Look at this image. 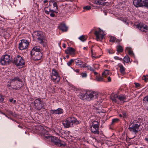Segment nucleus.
<instances>
[{
    "instance_id": "obj_50",
    "label": "nucleus",
    "mask_w": 148,
    "mask_h": 148,
    "mask_svg": "<svg viewBox=\"0 0 148 148\" xmlns=\"http://www.w3.org/2000/svg\"><path fill=\"white\" fill-rule=\"evenodd\" d=\"M10 101L13 103H15L16 102V101L15 100H13V99H10Z\"/></svg>"
},
{
    "instance_id": "obj_53",
    "label": "nucleus",
    "mask_w": 148,
    "mask_h": 148,
    "mask_svg": "<svg viewBox=\"0 0 148 148\" xmlns=\"http://www.w3.org/2000/svg\"><path fill=\"white\" fill-rule=\"evenodd\" d=\"M140 84L138 83H135V85L136 87H139L140 86Z\"/></svg>"
},
{
    "instance_id": "obj_40",
    "label": "nucleus",
    "mask_w": 148,
    "mask_h": 148,
    "mask_svg": "<svg viewBox=\"0 0 148 148\" xmlns=\"http://www.w3.org/2000/svg\"><path fill=\"white\" fill-rule=\"evenodd\" d=\"M91 8V7L90 6H86L83 7V9L84 10H89Z\"/></svg>"
},
{
    "instance_id": "obj_49",
    "label": "nucleus",
    "mask_w": 148,
    "mask_h": 148,
    "mask_svg": "<svg viewBox=\"0 0 148 148\" xmlns=\"http://www.w3.org/2000/svg\"><path fill=\"white\" fill-rule=\"evenodd\" d=\"M142 79L145 81V82H147L148 81V78L145 76H144L143 77Z\"/></svg>"
},
{
    "instance_id": "obj_26",
    "label": "nucleus",
    "mask_w": 148,
    "mask_h": 148,
    "mask_svg": "<svg viewBox=\"0 0 148 148\" xmlns=\"http://www.w3.org/2000/svg\"><path fill=\"white\" fill-rule=\"evenodd\" d=\"M74 61L77 65H79L81 67H83L82 66L83 65L84 63L83 62L78 59L74 60Z\"/></svg>"
},
{
    "instance_id": "obj_45",
    "label": "nucleus",
    "mask_w": 148,
    "mask_h": 148,
    "mask_svg": "<svg viewBox=\"0 0 148 148\" xmlns=\"http://www.w3.org/2000/svg\"><path fill=\"white\" fill-rule=\"evenodd\" d=\"M122 114L124 118H126L127 116V113L125 112H123Z\"/></svg>"
},
{
    "instance_id": "obj_25",
    "label": "nucleus",
    "mask_w": 148,
    "mask_h": 148,
    "mask_svg": "<svg viewBox=\"0 0 148 148\" xmlns=\"http://www.w3.org/2000/svg\"><path fill=\"white\" fill-rule=\"evenodd\" d=\"M82 66L83 67L87 68L88 70H90L91 72L94 71H95V69L93 68L92 67L90 66L87 65L85 63H84L83 65Z\"/></svg>"
},
{
    "instance_id": "obj_18",
    "label": "nucleus",
    "mask_w": 148,
    "mask_h": 148,
    "mask_svg": "<svg viewBox=\"0 0 148 148\" xmlns=\"http://www.w3.org/2000/svg\"><path fill=\"white\" fill-rule=\"evenodd\" d=\"M40 51V49L38 47H34L31 51V56L34 55H38V54L36 53L37 52H39Z\"/></svg>"
},
{
    "instance_id": "obj_27",
    "label": "nucleus",
    "mask_w": 148,
    "mask_h": 148,
    "mask_svg": "<svg viewBox=\"0 0 148 148\" xmlns=\"http://www.w3.org/2000/svg\"><path fill=\"white\" fill-rule=\"evenodd\" d=\"M118 99L120 101H124L126 99V97L125 95H121L118 96Z\"/></svg>"
},
{
    "instance_id": "obj_4",
    "label": "nucleus",
    "mask_w": 148,
    "mask_h": 148,
    "mask_svg": "<svg viewBox=\"0 0 148 148\" xmlns=\"http://www.w3.org/2000/svg\"><path fill=\"white\" fill-rule=\"evenodd\" d=\"M33 37L37 39L38 42L43 46L46 45V40L43 36L42 33L41 31H36L34 32L32 34Z\"/></svg>"
},
{
    "instance_id": "obj_20",
    "label": "nucleus",
    "mask_w": 148,
    "mask_h": 148,
    "mask_svg": "<svg viewBox=\"0 0 148 148\" xmlns=\"http://www.w3.org/2000/svg\"><path fill=\"white\" fill-rule=\"evenodd\" d=\"M42 133L43 136L46 138L49 139L51 135L49 134V133L45 129H43Z\"/></svg>"
},
{
    "instance_id": "obj_64",
    "label": "nucleus",
    "mask_w": 148,
    "mask_h": 148,
    "mask_svg": "<svg viewBox=\"0 0 148 148\" xmlns=\"http://www.w3.org/2000/svg\"><path fill=\"white\" fill-rule=\"evenodd\" d=\"M67 56V58H69V56Z\"/></svg>"
},
{
    "instance_id": "obj_14",
    "label": "nucleus",
    "mask_w": 148,
    "mask_h": 148,
    "mask_svg": "<svg viewBox=\"0 0 148 148\" xmlns=\"http://www.w3.org/2000/svg\"><path fill=\"white\" fill-rule=\"evenodd\" d=\"M65 52L66 54L71 55H75L77 54V52L74 48L69 47L67 48L65 50Z\"/></svg>"
},
{
    "instance_id": "obj_1",
    "label": "nucleus",
    "mask_w": 148,
    "mask_h": 148,
    "mask_svg": "<svg viewBox=\"0 0 148 148\" xmlns=\"http://www.w3.org/2000/svg\"><path fill=\"white\" fill-rule=\"evenodd\" d=\"M10 84L8 85L10 89L18 90L21 89L24 86V84L21 80L18 77H16L10 81Z\"/></svg>"
},
{
    "instance_id": "obj_33",
    "label": "nucleus",
    "mask_w": 148,
    "mask_h": 148,
    "mask_svg": "<svg viewBox=\"0 0 148 148\" xmlns=\"http://www.w3.org/2000/svg\"><path fill=\"white\" fill-rule=\"evenodd\" d=\"M92 2L98 5H101L102 4V2L100 1V0H94L92 1Z\"/></svg>"
},
{
    "instance_id": "obj_43",
    "label": "nucleus",
    "mask_w": 148,
    "mask_h": 148,
    "mask_svg": "<svg viewBox=\"0 0 148 148\" xmlns=\"http://www.w3.org/2000/svg\"><path fill=\"white\" fill-rule=\"evenodd\" d=\"M99 66V64H95L93 65V68L95 69H95H98V67Z\"/></svg>"
},
{
    "instance_id": "obj_15",
    "label": "nucleus",
    "mask_w": 148,
    "mask_h": 148,
    "mask_svg": "<svg viewBox=\"0 0 148 148\" xmlns=\"http://www.w3.org/2000/svg\"><path fill=\"white\" fill-rule=\"evenodd\" d=\"M42 102L40 99H36L34 101V105L37 108L40 109L43 107Z\"/></svg>"
},
{
    "instance_id": "obj_3",
    "label": "nucleus",
    "mask_w": 148,
    "mask_h": 148,
    "mask_svg": "<svg viewBox=\"0 0 148 148\" xmlns=\"http://www.w3.org/2000/svg\"><path fill=\"white\" fill-rule=\"evenodd\" d=\"M79 123V122L74 117H69L63 121L62 124L64 127L67 128L73 127Z\"/></svg>"
},
{
    "instance_id": "obj_19",
    "label": "nucleus",
    "mask_w": 148,
    "mask_h": 148,
    "mask_svg": "<svg viewBox=\"0 0 148 148\" xmlns=\"http://www.w3.org/2000/svg\"><path fill=\"white\" fill-rule=\"evenodd\" d=\"M49 140H51V141L55 145H58L60 141V140L55 137L52 136H50V138L48 139Z\"/></svg>"
},
{
    "instance_id": "obj_10",
    "label": "nucleus",
    "mask_w": 148,
    "mask_h": 148,
    "mask_svg": "<svg viewBox=\"0 0 148 148\" xmlns=\"http://www.w3.org/2000/svg\"><path fill=\"white\" fill-rule=\"evenodd\" d=\"M90 128L92 132L94 134H99V126L98 125V122L97 121H94L92 123V125L90 127Z\"/></svg>"
},
{
    "instance_id": "obj_47",
    "label": "nucleus",
    "mask_w": 148,
    "mask_h": 148,
    "mask_svg": "<svg viewBox=\"0 0 148 148\" xmlns=\"http://www.w3.org/2000/svg\"><path fill=\"white\" fill-rule=\"evenodd\" d=\"M81 75L83 77H85L87 76V75L86 73H82L81 74Z\"/></svg>"
},
{
    "instance_id": "obj_8",
    "label": "nucleus",
    "mask_w": 148,
    "mask_h": 148,
    "mask_svg": "<svg viewBox=\"0 0 148 148\" xmlns=\"http://www.w3.org/2000/svg\"><path fill=\"white\" fill-rule=\"evenodd\" d=\"M94 34L97 41H101L105 35L103 31L100 28L99 30H95Z\"/></svg>"
},
{
    "instance_id": "obj_12",
    "label": "nucleus",
    "mask_w": 148,
    "mask_h": 148,
    "mask_svg": "<svg viewBox=\"0 0 148 148\" xmlns=\"http://www.w3.org/2000/svg\"><path fill=\"white\" fill-rule=\"evenodd\" d=\"M48 9V7H45L44 8V10L45 13L47 14H49V12H50V16L52 17H54L55 16V14L53 13L55 12L56 13H57L58 11H57L56 10H54L52 9L51 8H49Z\"/></svg>"
},
{
    "instance_id": "obj_6",
    "label": "nucleus",
    "mask_w": 148,
    "mask_h": 148,
    "mask_svg": "<svg viewBox=\"0 0 148 148\" xmlns=\"http://www.w3.org/2000/svg\"><path fill=\"white\" fill-rule=\"evenodd\" d=\"M13 62L16 66H22L25 64V61L21 56H16L13 58Z\"/></svg>"
},
{
    "instance_id": "obj_51",
    "label": "nucleus",
    "mask_w": 148,
    "mask_h": 148,
    "mask_svg": "<svg viewBox=\"0 0 148 148\" xmlns=\"http://www.w3.org/2000/svg\"><path fill=\"white\" fill-rule=\"evenodd\" d=\"M108 81L109 82H110L111 81V78L110 77H108Z\"/></svg>"
},
{
    "instance_id": "obj_5",
    "label": "nucleus",
    "mask_w": 148,
    "mask_h": 148,
    "mask_svg": "<svg viewBox=\"0 0 148 148\" xmlns=\"http://www.w3.org/2000/svg\"><path fill=\"white\" fill-rule=\"evenodd\" d=\"M139 126L138 123H137L136 121H134L130 124L128 129L131 132L136 134L138 131Z\"/></svg>"
},
{
    "instance_id": "obj_48",
    "label": "nucleus",
    "mask_w": 148,
    "mask_h": 148,
    "mask_svg": "<svg viewBox=\"0 0 148 148\" xmlns=\"http://www.w3.org/2000/svg\"><path fill=\"white\" fill-rule=\"evenodd\" d=\"M114 58L115 60H122V58H120L118 56H115V57H114Z\"/></svg>"
},
{
    "instance_id": "obj_35",
    "label": "nucleus",
    "mask_w": 148,
    "mask_h": 148,
    "mask_svg": "<svg viewBox=\"0 0 148 148\" xmlns=\"http://www.w3.org/2000/svg\"><path fill=\"white\" fill-rule=\"evenodd\" d=\"M123 50L122 47L120 45L117 48V51L118 53L122 52Z\"/></svg>"
},
{
    "instance_id": "obj_22",
    "label": "nucleus",
    "mask_w": 148,
    "mask_h": 148,
    "mask_svg": "<svg viewBox=\"0 0 148 148\" xmlns=\"http://www.w3.org/2000/svg\"><path fill=\"white\" fill-rule=\"evenodd\" d=\"M125 51L126 53H127L129 55H134V53L132 48L130 47H126L125 49Z\"/></svg>"
},
{
    "instance_id": "obj_38",
    "label": "nucleus",
    "mask_w": 148,
    "mask_h": 148,
    "mask_svg": "<svg viewBox=\"0 0 148 148\" xmlns=\"http://www.w3.org/2000/svg\"><path fill=\"white\" fill-rule=\"evenodd\" d=\"M143 102L144 103H148V95L144 97L143 99Z\"/></svg>"
},
{
    "instance_id": "obj_59",
    "label": "nucleus",
    "mask_w": 148,
    "mask_h": 148,
    "mask_svg": "<svg viewBox=\"0 0 148 148\" xmlns=\"http://www.w3.org/2000/svg\"><path fill=\"white\" fill-rule=\"evenodd\" d=\"M91 53L92 54V55H94V54L93 53V52L92 50H91Z\"/></svg>"
},
{
    "instance_id": "obj_36",
    "label": "nucleus",
    "mask_w": 148,
    "mask_h": 148,
    "mask_svg": "<svg viewBox=\"0 0 148 148\" xmlns=\"http://www.w3.org/2000/svg\"><path fill=\"white\" fill-rule=\"evenodd\" d=\"M123 60L126 62H128L130 61V58L129 56H125L123 58Z\"/></svg>"
},
{
    "instance_id": "obj_30",
    "label": "nucleus",
    "mask_w": 148,
    "mask_h": 148,
    "mask_svg": "<svg viewBox=\"0 0 148 148\" xmlns=\"http://www.w3.org/2000/svg\"><path fill=\"white\" fill-rule=\"evenodd\" d=\"M119 67L120 68V71L121 73L123 74H124L125 73V68L122 65H120Z\"/></svg>"
},
{
    "instance_id": "obj_52",
    "label": "nucleus",
    "mask_w": 148,
    "mask_h": 148,
    "mask_svg": "<svg viewBox=\"0 0 148 148\" xmlns=\"http://www.w3.org/2000/svg\"><path fill=\"white\" fill-rule=\"evenodd\" d=\"M62 46L64 48H65L66 47V44L65 43H63L62 44Z\"/></svg>"
},
{
    "instance_id": "obj_62",
    "label": "nucleus",
    "mask_w": 148,
    "mask_h": 148,
    "mask_svg": "<svg viewBox=\"0 0 148 148\" xmlns=\"http://www.w3.org/2000/svg\"><path fill=\"white\" fill-rule=\"evenodd\" d=\"M3 32H4L3 33H4V34H5V33H7V32H5V31H4Z\"/></svg>"
},
{
    "instance_id": "obj_31",
    "label": "nucleus",
    "mask_w": 148,
    "mask_h": 148,
    "mask_svg": "<svg viewBox=\"0 0 148 148\" xmlns=\"http://www.w3.org/2000/svg\"><path fill=\"white\" fill-rule=\"evenodd\" d=\"M109 74V71L107 70H106L104 72L102 73V77H105Z\"/></svg>"
},
{
    "instance_id": "obj_61",
    "label": "nucleus",
    "mask_w": 148,
    "mask_h": 148,
    "mask_svg": "<svg viewBox=\"0 0 148 148\" xmlns=\"http://www.w3.org/2000/svg\"><path fill=\"white\" fill-rule=\"evenodd\" d=\"M109 51V53L110 54H111V53H113L114 52L113 51L111 53H110V51Z\"/></svg>"
},
{
    "instance_id": "obj_39",
    "label": "nucleus",
    "mask_w": 148,
    "mask_h": 148,
    "mask_svg": "<svg viewBox=\"0 0 148 148\" xmlns=\"http://www.w3.org/2000/svg\"><path fill=\"white\" fill-rule=\"evenodd\" d=\"M103 77H97V80L98 81H102L103 80Z\"/></svg>"
},
{
    "instance_id": "obj_44",
    "label": "nucleus",
    "mask_w": 148,
    "mask_h": 148,
    "mask_svg": "<svg viewBox=\"0 0 148 148\" xmlns=\"http://www.w3.org/2000/svg\"><path fill=\"white\" fill-rule=\"evenodd\" d=\"M48 2V1L47 0H45L44 1V4H44V5H45L46 6L45 7H47V6L46 5L47 4ZM49 5L47 6V7H48V9H49V8H50L49 7Z\"/></svg>"
},
{
    "instance_id": "obj_42",
    "label": "nucleus",
    "mask_w": 148,
    "mask_h": 148,
    "mask_svg": "<svg viewBox=\"0 0 148 148\" xmlns=\"http://www.w3.org/2000/svg\"><path fill=\"white\" fill-rule=\"evenodd\" d=\"M116 40V38L113 36H111L110 38V42H114Z\"/></svg>"
},
{
    "instance_id": "obj_63",
    "label": "nucleus",
    "mask_w": 148,
    "mask_h": 148,
    "mask_svg": "<svg viewBox=\"0 0 148 148\" xmlns=\"http://www.w3.org/2000/svg\"><path fill=\"white\" fill-rule=\"evenodd\" d=\"M3 56H8V55H7V54H5V55H3Z\"/></svg>"
},
{
    "instance_id": "obj_54",
    "label": "nucleus",
    "mask_w": 148,
    "mask_h": 148,
    "mask_svg": "<svg viewBox=\"0 0 148 148\" xmlns=\"http://www.w3.org/2000/svg\"><path fill=\"white\" fill-rule=\"evenodd\" d=\"M95 70L94 71H92V72H94V74H95V75H97V74H98V73L96 72L95 71Z\"/></svg>"
},
{
    "instance_id": "obj_9",
    "label": "nucleus",
    "mask_w": 148,
    "mask_h": 148,
    "mask_svg": "<svg viewBox=\"0 0 148 148\" xmlns=\"http://www.w3.org/2000/svg\"><path fill=\"white\" fill-rule=\"evenodd\" d=\"M51 78L52 80L55 81L56 80L57 83L58 82L60 79V77L58 74V71L53 69L52 71L51 75Z\"/></svg>"
},
{
    "instance_id": "obj_29",
    "label": "nucleus",
    "mask_w": 148,
    "mask_h": 148,
    "mask_svg": "<svg viewBox=\"0 0 148 148\" xmlns=\"http://www.w3.org/2000/svg\"><path fill=\"white\" fill-rule=\"evenodd\" d=\"M86 38L85 36L84 35H82L79 38V39L83 42L85 41L86 40Z\"/></svg>"
},
{
    "instance_id": "obj_34",
    "label": "nucleus",
    "mask_w": 148,
    "mask_h": 148,
    "mask_svg": "<svg viewBox=\"0 0 148 148\" xmlns=\"http://www.w3.org/2000/svg\"><path fill=\"white\" fill-rule=\"evenodd\" d=\"M59 143L58 144V145H57L58 146L61 147H64L66 145L65 143L64 142L62 141H60V140L59 142Z\"/></svg>"
},
{
    "instance_id": "obj_2",
    "label": "nucleus",
    "mask_w": 148,
    "mask_h": 148,
    "mask_svg": "<svg viewBox=\"0 0 148 148\" xmlns=\"http://www.w3.org/2000/svg\"><path fill=\"white\" fill-rule=\"evenodd\" d=\"M98 93L97 92L92 91H87L85 93L80 95V98L83 100L90 101L97 98Z\"/></svg>"
},
{
    "instance_id": "obj_58",
    "label": "nucleus",
    "mask_w": 148,
    "mask_h": 148,
    "mask_svg": "<svg viewBox=\"0 0 148 148\" xmlns=\"http://www.w3.org/2000/svg\"><path fill=\"white\" fill-rule=\"evenodd\" d=\"M119 116L120 117H122L123 116V115L121 114H120L119 115Z\"/></svg>"
},
{
    "instance_id": "obj_13",
    "label": "nucleus",
    "mask_w": 148,
    "mask_h": 148,
    "mask_svg": "<svg viewBox=\"0 0 148 148\" xmlns=\"http://www.w3.org/2000/svg\"><path fill=\"white\" fill-rule=\"evenodd\" d=\"M137 27L142 32L148 33V27L145 24H139L137 25Z\"/></svg>"
},
{
    "instance_id": "obj_56",
    "label": "nucleus",
    "mask_w": 148,
    "mask_h": 148,
    "mask_svg": "<svg viewBox=\"0 0 148 148\" xmlns=\"http://www.w3.org/2000/svg\"><path fill=\"white\" fill-rule=\"evenodd\" d=\"M145 140L147 142H148V138H145Z\"/></svg>"
},
{
    "instance_id": "obj_32",
    "label": "nucleus",
    "mask_w": 148,
    "mask_h": 148,
    "mask_svg": "<svg viewBox=\"0 0 148 148\" xmlns=\"http://www.w3.org/2000/svg\"><path fill=\"white\" fill-rule=\"evenodd\" d=\"M32 59L35 61H38L40 60L42 58V56H33Z\"/></svg>"
},
{
    "instance_id": "obj_55",
    "label": "nucleus",
    "mask_w": 148,
    "mask_h": 148,
    "mask_svg": "<svg viewBox=\"0 0 148 148\" xmlns=\"http://www.w3.org/2000/svg\"><path fill=\"white\" fill-rule=\"evenodd\" d=\"M75 71L77 73H78L79 71V70L78 69H76L75 70Z\"/></svg>"
},
{
    "instance_id": "obj_37",
    "label": "nucleus",
    "mask_w": 148,
    "mask_h": 148,
    "mask_svg": "<svg viewBox=\"0 0 148 148\" xmlns=\"http://www.w3.org/2000/svg\"><path fill=\"white\" fill-rule=\"evenodd\" d=\"M119 121V119H118L116 118L112 119L111 124L113 125L114 124L117 123Z\"/></svg>"
},
{
    "instance_id": "obj_11",
    "label": "nucleus",
    "mask_w": 148,
    "mask_h": 148,
    "mask_svg": "<svg viewBox=\"0 0 148 148\" xmlns=\"http://www.w3.org/2000/svg\"><path fill=\"white\" fill-rule=\"evenodd\" d=\"M21 42L19 44L18 48L20 50H23L26 49L29 45V42L27 40H21Z\"/></svg>"
},
{
    "instance_id": "obj_41",
    "label": "nucleus",
    "mask_w": 148,
    "mask_h": 148,
    "mask_svg": "<svg viewBox=\"0 0 148 148\" xmlns=\"http://www.w3.org/2000/svg\"><path fill=\"white\" fill-rule=\"evenodd\" d=\"M74 61V60L73 59L71 60L67 63V64L68 65L70 66L72 64Z\"/></svg>"
},
{
    "instance_id": "obj_46",
    "label": "nucleus",
    "mask_w": 148,
    "mask_h": 148,
    "mask_svg": "<svg viewBox=\"0 0 148 148\" xmlns=\"http://www.w3.org/2000/svg\"><path fill=\"white\" fill-rule=\"evenodd\" d=\"M4 99V97L1 95L0 94V101H3Z\"/></svg>"
},
{
    "instance_id": "obj_16",
    "label": "nucleus",
    "mask_w": 148,
    "mask_h": 148,
    "mask_svg": "<svg viewBox=\"0 0 148 148\" xmlns=\"http://www.w3.org/2000/svg\"><path fill=\"white\" fill-rule=\"evenodd\" d=\"M63 112V110L60 108H58L56 110H50V114H60Z\"/></svg>"
},
{
    "instance_id": "obj_24",
    "label": "nucleus",
    "mask_w": 148,
    "mask_h": 148,
    "mask_svg": "<svg viewBox=\"0 0 148 148\" xmlns=\"http://www.w3.org/2000/svg\"><path fill=\"white\" fill-rule=\"evenodd\" d=\"M52 4H53V8L54 9L53 10L56 11L58 8V6L57 2L54 1L53 0L50 1L49 5H51Z\"/></svg>"
},
{
    "instance_id": "obj_17",
    "label": "nucleus",
    "mask_w": 148,
    "mask_h": 148,
    "mask_svg": "<svg viewBox=\"0 0 148 148\" xmlns=\"http://www.w3.org/2000/svg\"><path fill=\"white\" fill-rule=\"evenodd\" d=\"M142 0H134L133 4L136 7H143Z\"/></svg>"
},
{
    "instance_id": "obj_21",
    "label": "nucleus",
    "mask_w": 148,
    "mask_h": 148,
    "mask_svg": "<svg viewBox=\"0 0 148 148\" xmlns=\"http://www.w3.org/2000/svg\"><path fill=\"white\" fill-rule=\"evenodd\" d=\"M118 95L114 93H112L110 96V99L113 102H117V99H118Z\"/></svg>"
},
{
    "instance_id": "obj_7",
    "label": "nucleus",
    "mask_w": 148,
    "mask_h": 148,
    "mask_svg": "<svg viewBox=\"0 0 148 148\" xmlns=\"http://www.w3.org/2000/svg\"><path fill=\"white\" fill-rule=\"evenodd\" d=\"M13 56H2L1 58L0 62L3 65H5L13 61Z\"/></svg>"
},
{
    "instance_id": "obj_28",
    "label": "nucleus",
    "mask_w": 148,
    "mask_h": 148,
    "mask_svg": "<svg viewBox=\"0 0 148 148\" xmlns=\"http://www.w3.org/2000/svg\"><path fill=\"white\" fill-rule=\"evenodd\" d=\"M143 7H145L148 8V0H142Z\"/></svg>"
},
{
    "instance_id": "obj_23",
    "label": "nucleus",
    "mask_w": 148,
    "mask_h": 148,
    "mask_svg": "<svg viewBox=\"0 0 148 148\" xmlns=\"http://www.w3.org/2000/svg\"><path fill=\"white\" fill-rule=\"evenodd\" d=\"M59 29L63 32H66L67 27L64 24H61L59 27Z\"/></svg>"
},
{
    "instance_id": "obj_57",
    "label": "nucleus",
    "mask_w": 148,
    "mask_h": 148,
    "mask_svg": "<svg viewBox=\"0 0 148 148\" xmlns=\"http://www.w3.org/2000/svg\"><path fill=\"white\" fill-rule=\"evenodd\" d=\"M84 49L86 50L87 49V47H84L83 48Z\"/></svg>"
},
{
    "instance_id": "obj_60",
    "label": "nucleus",
    "mask_w": 148,
    "mask_h": 148,
    "mask_svg": "<svg viewBox=\"0 0 148 148\" xmlns=\"http://www.w3.org/2000/svg\"><path fill=\"white\" fill-rule=\"evenodd\" d=\"M106 0H100V1L102 2V1H105Z\"/></svg>"
}]
</instances>
